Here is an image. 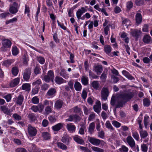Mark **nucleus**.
Wrapping results in <instances>:
<instances>
[{
    "mask_svg": "<svg viewBox=\"0 0 152 152\" xmlns=\"http://www.w3.org/2000/svg\"><path fill=\"white\" fill-rule=\"evenodd\" d=\"M68 118L66 119V121H74L75 122H78L80 121L81 118L77 114H72L68 116Z\"/></svg>",
    "mask_w": 152,
    "mask_h": 152,
    "instance_id": "obj_4",
    "label": "nucleus"
},
{
    "mask_svg": "<svg viewBox=\"0 0 152 152\" xmlns=\"http://www.w3.org/2000/svg\"><path fill=\"white\" fill-rule=\"evenodd\" d=\"M123 74L129 79L132 80L134 79V78L129 72L127 71L124 70L122 71Z\"/></svg>",
    "mask_w": 152,
    "mask_h": 152,
    "instance_id": "obj_20",
    "label": "nucleus"
},
{
    "mask_svg": "<svg viewBox=\"0 0 152 152\" xmlns=\"http://www.w3.org/2000/svg\"><path fill=\"white\" fill-rule=\"evenodd\" d=\"M73 110L74 113H80L81 110V109L77 106L74 107L73 108Z\"/></svg>",
    "mask_w": 152,
    "mask_h": 152,
    "instance_id": "obj_59",
    "label": "nucleus"
},
{
    "mask_svg": "<svg viewBox=\"0 0 152 152\" xmlns=\"http://www.w3.org/2000/svg\"><path fill=\"white\" fill-rule=\"evenodd\" d=\"M95 128V124L92 122L89 125L88 131L89 133L92 134L94 133V130Z\"/></svg>",
    "mask_w": 152,
    "mask_h": 152,
    "instance_id": "obj_25",
    "label": "nucleus"
},
{
    "mask_svg": "<svg viewBox=\"0 0 152 152\" xmlns=\"http://www.w3.org/2000/svg\"><path fill=\"white\" fill-rule=\"evenodd\" d=\"M12 52L14 56H16L18 53L19 50L16 46H15L12 48Z\"/></svg>",
    "mask_w": 152,
    "mask_h": 152,
    "instance_id": "obj_41",
    "label": "nucleus"
},
{
    "mask_svg": "<svg viewBox=\"0 0 152 152\" xmlns=\"http://www.w3.org/2000/svg\"><path fill=\"white\" fill-rule=\"evenodd\" d=\"M54 74L53 70H50L48 71L47 74L44 77L43 80L46 83H49L51 81H53Z\"/></svg>",
    "mask_w": 152,
    "mask_h": 152,
    "instance_id": "obj_3",
    "label": "nucleus"
},
{
    "mask_svg": "<svg viewBox=\"0 0 152 152\" xmlns=\"http://www.w3.org/2000/svg\"><path fill=\"white\" fill-rule=\"evenodd\" d=\"M86 130V127L84 125H81L80 128V129L79 133L81 134H84L85 130Z\"/></svg>",
    "mask_w": 152,
    "mask_h": 152,
    "instance_id": "obj_51",
    "label": "nucleus"
},
{
    "mask_svg": "<svg viewBox=\"0 0 152 152\" xmlns=\"http://www.w3.org/2000/svg\"><path fill=\"white\" fill-rule=\"evenodd\" d=\"M57 145L59 148L62 150H66L67 148V146L61 142H58L57 143Z\"/></svg>",
    "mask_w": 152,
    "mask_h": 152,
    "instance_id": "obj_34",
    "label": "nucleus"
},
{
    "mask_svg": "<svg viewBox=\"0 0 152 152\" xmlns=\"http://www.w3.org/2000/svg\"><path fill=\"white\" fill-rule=\"evenodd\" d=\"M74 87L76 91H80L81 89L82 86L79 82H77L75 83Z\"/></svg>",
    "mask_w": 152,
    "mask_h": 152,
    "instance_id": "obj_30",
    "label": "nucleus"
},
{
    "mask_svg": "<svg viewBox=\"0 0 152 152\" xmlns=\"http://www.w3.org/2000/svg\"><path fill=\"white\" fill-rule=\"evenodd\" d=\"M31 75V69L29 68H27L25 69L23 72V78L24 80L27 81L30 79Z\"/></svg>",
    "mask_w": 152,
    "mask_h": 152,
    "instance_id": "obj_8",
    "label": "nucleus"
},
{
    "mask_svg": "<svg viewBox=\"0 0 152 152\" xmlns=\"http://www.w3.org/2000/svg\"><path fill=\"white\" fill-rule=\"evenodd\" d=\"M136 23L140 24L142 21V17L140 13H137L136 15Z\"/></svg>",
    "mask_w": 152,
    "mask_h": 152,
    "instance_id": "obj_26",
    "label": "nucleus"
},
{
    "mask_svg": "<svg viewBox=\"0 0 152 152\" xmlns=\"http://www.w3.org/2000/svg\"><path fill=\"white\" fill-rule=\"evenodd\" d=\"M139 132L141 138H144L148 136V133L145 130L139 131Z\"/></svg>",
    "mask_w": 152,
    "mask_h": 152,
    "instance_id": "obj_29",
    "label": "nucleus"
},
{
    "mask_svg": "<svg viewBox=\"0 0 152 152\" xmlns=\"http://www.w3.org/2000/svg\"><path fill=\"white\" fill-rule=\"evenodd\" d=\"M24 99L23 96V95L20 94L18 97L16 103L19 105H21L22 104Z\"/></svg>",
    "mask_w": 152,
    "mask_h": 152,
    "instance_id": "obj_28",
    "label": "nucleus"
},
{
    "mask_svg": "<svg viewBox=\"0 0 152 152\" xmlns=\"http://www.w3.org/2000/svg\"><path fill=\"white\" fill-rule=\"evenodd\" d=\"M55 83L58 85H60L66 83V81L62 77L58 76H56L54 79Z\"/></svg>",
    "mask_w": 152,
    "mask_h": 152,
    "instance_id": "obj_13",
    "label": "nucleus"
},
{
    "mask_svg": "<svg viewBox=\"0 0 152 152\" xmlns=\"http://www.w3.org/2000/svg\"><path fill=\"white\" fill-rule=\"evenodd\" d=\"M87 95V93L86 90L85 89H83L81 94V97L84 100L86 99Z\"/></svg>",
    "mask_w": 152,
    "mask_h": 152,
    "instance_id": "obj_54",
    "label": "nucleus"
},
{
    "mask_svg": "<svg viewBox=\"0 0 152 152\" xmlns=\"http://www.w3.org/2000/svg\"><path fill=\"white\" fill-rule=\"evenodd\" d=\"M67 129L69 131L73 132L75 131L76 127L74 125H72L71 123L67 124L66 126Z\"/></svg>",
    "mask_w": 152,
    "mask_h": 152,
    "instance_id": "obj_22",
    "label": "nucleus"
},
{
    "mask_svg": "<svg viewBox=\"0 0 152 152\" xmlns=\"http://www.w3.org/2000/svg\"><path fill=\"white\" fill-rule=\"evenodd\" d=\"M42 136L45 140H48L50 138V134L48 132H43L42 134Z\"/></svg>",
    "mask_w": 152,
    "mask_h": 152,
    "instance_id": "obj_46",
    "label": "nucleus"
},
{
    "mask_svg": "<svg viewBox=\"0 0 152 152\" xmlns=\"http://www.w3.org/2000/svg\"><path fill=\"white\" fill-rule=\"evenodd\" d=\"M38 107V111L40 113H42L43 110L44 108V106L41 103H39L37 106Z\"/></svg>",
    "mask_w": 152,
    "mask_h": 152,
    "instance_id": "obj_53",
    "label": "nucleus"
},
{
    "mask_svg": "<svg viewBox=\"0 0 152 152\" xmlns=\"http://www.w3.org/2000/svg\"><path fill=\"white\" fill-rule=\"evenodd\" d=\"M0 109L4 114L9 115H11L10 110L5 105L1 106L0 107Z\"/></svg>",
    "mask_w": 152,
    "mask_h": 152,
    "instance_id": "obj_15",
    "label": "nucleus"
},
{
    "mask_svg": "<svg viewBox=\"0 0 152 152\" xmlns=\"http://www.w3.org/2000/svg\"><path fill=\"white\" fill-rule=\"evenodd\" d=\"M49 87V85L46 83L42 84L41 87V90L42 91H45L47 90Z\"/></svg>",
    "mask_w": 152,
    "mask_h": 152,
    "instance_id": "obj_52",
    "label": "nucleus"
},
{
    "mask_svg": "<svg viewBox=\"0 0 152 152\" xmlns=\"http://www.w3.org/2000/svg\"><path fill=\"white\" fill-rule=\"evenodd\" d=\"M74 140L77 143L80 144H83L84 143L83 140L80 139L78 136H75L74 137Z\"/></svg>",
    "mask_w": 152,
    "mask_h": 152,
    "instance_id": "obj_27",
    "label": "nucleus"
},
{
    "mask_svg": "<svg viewBox=\"0 0 152 152\" xmlns=\"http://www.w3.org/2000/svg\"><path fill=\"white\" fill-rule=\"evenodd\" d=\"M48 119L51 123H53L56 120V117L55 116L50 115L48 117Z\"/></svg>",
    "mask_w": 152,
    "mask_h": 152,
    "instance_id": "obj_50",
    "label": "nucleus"
},
{
    "mask_svg": "<svg viewBox=\"0 0 152 152\" xmlns=\"http://www.w3.org/2000/svg\"><path fill=\"white\" fill-rule=\"evenodd\" d=\"M88 139L89 142L91 144L97 146H99L101 142H103V141L102 140H100L94 137H88Z\"/></svg>",
    "mask_w": 152,
    "mask_h": 152,
    "instance_id": "obj_7",
    "label": "nucleus"
},
{
    "mask_svg": "<svg viewBox=\"0 0 152 152\" xmlns=\"http://www.w3.org/2000/svg\"><path fill=\"white\" fill-rule=\"evenodd\" d=\"M39 101V99L37 96L34 97L31 99L32 102L35 104H38Z\"/></svg>",
    "mask_w": 152,
    "mask_h": 152,
    "instance_id": "obj_49",
    "label": "nucleus"
},
{
    "mask_svg": "<svg viewBox=\"0 0 152 152\" xmlns=\"http://www.w3.org/2000/svg\"><path fill=\"white\" fill-rule=\"evenodd\" d=\"M12 44L11 42L8 39H4L2 42L3 46L1 48V50L5 52L10 49Z\"/></svg>",
    "mask_w": 152,
    "mask_h": 152,
    "instance_id": "obj_2",
    "label": "nucleus"
},
{
    "mask_svg": "<svg viewBox=\"0 0 152 152\" xmlns=\"http://www.w3.org/2000/svg\"><path fill=\"white\" fill-rule=\"evenodd\" d=\"M148 27L149 26L147 24H145L143 26V28L142 29V31L144 32H148Z\"/></svg>",
    "mask_w": 152,
    "mask_h": 152,
    "instance_id": "obj_60",
    "label": "nucleus"
},
{
    "mask_svg": "<svg viewBox=\"0 0 152 152\" xmlns=\"http://www.w3.org/2000/svg\"><path fill=\"white\" fill-rule=\"evenodd\" d=\"M56 92V90L55 88H51L48 90L47 93V94L49 96H52L54 95Z\"/></svg>",
    "mask_w": 152,
    "mask_h": 152,
    "instance_id": "obj_33",
    "label": "nucleus"
},
{
    "mask_svg": "<svg viewBox=\"0 0 152 152\" xmlns=\"http://www.w3.org/2000/svg\"><path fill=\"white\" fill-rule=\"evenodd\" d=\"M133 96V94L131 92L125 93L119 95L117 99V103L114 110V113H115L117 108L122 107L123 105L126 102L129 101Z\"/></svg>",
    "mask_w": 152,
    "mask_h": 152,
    "instance_id": "obj_1",
    "label": "nucleus"
},
{
    "mask_svg": "<svg viewBox=\"0 0 152 152\" xmlns=\"http://www.w3.org/2000/svg\"><path fill=\"white\" fill-rule=\"evenodd\" d=\"M141 33V31L140 30L137 29H133L131 31V32L132 36L135 37L136 40H137L139 38V37Z\"/></svg>",
    "mask_w": 152,
    "mask_h": 152,
    "instance_id": "obj_11",
    "label": "nucleus"
},
{
    "mask_svg": "<svg viewBox=\"0 0 152 152\" xmlns=\"http://www.w3.org/2000/svg\"><path fill=\"white\" fill-rule=\"evenodd\" d=\"M12 63V62L11 60H8L4 61L3 64L5 66H7L11 65Z\"/></svg>",
    "mask_w": 152,
    "mask_h": 152,
    "instance_id": "obj_63",
    "label": "nucleus"
},
{
    "mask_svg": "<svg viewBox=\"0 0 152 152\" xmlns=\"http://www.w3.org/2000/svg\"><path fill=\"white\" fill-rule=\"evenodd\" d=\"M63 104L64 102L61 100H57L55 103L54 107L57 109H60L62 108Z\"/></svg>",
    "mask_w": 152,
    "mask_h": 152,
    "instance_id": "obj_14",
    "label": "nucleus"
},
{
    "mask_svg": "<svg viewBox=\"0 0 152 152\" xmlns=\"http://www.w3.org/2000/svg\"><path fill=\"white\" fill-rule=\"evenodd\" d=\"M143 105L145 107H148L150 104V100L147 98L144 99L143 100Z\"/></svg>",
    "mask_w": 152,
    "mask_h": 152,
    "instance_id": "obj_35",
    "label": "nucleus"
},
{
    "mask_svg": "<svg viewBox=\"0 0 152 152\" xmlns=\"http://www.w3.org/2000/svg\"><path fill=\"white\" fill-rule=\"evenodd\" d=\"M105 126L107 128L110 129V130L112 131L114 130V128L112 126L109 121H106L105 123Z\"/></svg>",
    "mask_w": 152,
    "mask_h": 152,
    "instance_id": "obj_44",
    "label": "nucleus"
},
{
    "mask_svg": "<svg viewBox=\"0 0 152 152\" xmlns=\"http://www.w3.org/2000/svg\"><path fill=\"white\" fill-rule=\"evenodd\" d=\"M109 94L108 89L107 88L103 87L102 89L101 97L102 99L106 101Z\"/></svg>",
    "mask_w": 152,
    "mask_h": 152,
    "instance_id": "obj_5",
    "label": "nucleus"
},
{
    "mask_svg": "<svg viewBox=\"0 0 152 152\" xmlns=\"http://www.w3.org/2000/svg\"><path fill=\"white\" fill-rule=\"evenodd\" d=\"M142 41L145 44H149L152 41L151 36L148 34L145 35L143 38Z\"/></svg>",
    "mask_w": 152,
    "mask_h": 152,
    "instance_id": "obj_16",
    "label": "nucleus"
},
{
    "mask_svg": "<svg viewBox=\"0 0 152 152\" xmlns=\"http://www.w3.org/2000/svg\"><path fill=\"white\" fill-rule=\"evenodd\" d=\"M132 136L137 140H138L139 139V136L138 133L137 132H134L132 133Z\"/></svg>",
    "mask_w": 152,
    "mask_h": 152,
    "instance_id": "obj_58",
    "label": "nucleus"
},
{
    "mask_svg": "<svg viewBox=\"0 0 152 152\" xmlns=\"http://www.w3.org/2000/svg\"><path fill=\"white\" fill-rule=\"evenodd\" d=\"M104 51L109 56H111L109 55L111 51L112 48L111 46L108 45H105L104 46Z\"/></svg>",
    "mask_w": 152,
    "mask_h": 152,
    "instance_id": "obj_24",
    "label": "nucleus"
},
{
    "mask_svg": "<svg viewBox=\"0 0 152 152\" xmlns=\"http://www.w3.org/2000/svg\"><path fill=\"white\" fill-rule=\"evenodd\" d=\"M4 98L6 99V101L7 102H8L11 100L12 98V96L11 94H8L4 96Z\"/></svg>",
    "mask_w": 152,
    "mask_h": 152,
    "instance_id": "obj_61",
    "label": "nucleus"
},
{
    "mask_svg": "<svg viewBox=\"0 0 152 152\" xmlns=\"http://www.w3.org/2000/svg\"><path fill=\"white\" fill-rule=\"evenodd\" d=\"M52 109L51 106H48L45 108V113L48 115L52 112Z\"/></svg>",
    "mask_w": 152,
    "mask_h": 152,
    "instance_id": "obj_36",
    "label": "nucleus"
},
{
    "mask_svg": "<svg viewBox=\"0 0 152 152\" xmlns=\"http://www.w3.org/2000/svg\"><path fill=\"white\" fill-rule=\"evenodd\" d=\"M22 89L29 92L31 89V86L29 83L23 84L22 86Z\"/></svg>",
    "mask_w": 152,
    "mask_h": 152,
    "instance_id": "obj_21",
    "label": "nucleus"
},
{
    "mask_svg": "<svg viewBox=\"0 0 152 152\" xmlns=\"http://www.w3.org/2000/svg\"><path fill=\"white\" fill-rule=\"evenodd\" d=\"M87 11V10L84 7H82L80 9H79L76 12V16L78 19L84 20V18H81V17L82 14Z\"/></svg>",
    "mask_w": 152,
    "mask_h": 152,
    "instance_id": "obj_9",
    "label": "nucleus"
},
{
    "mask_svg": "<svg viewBox=\"0 0 152 152\" xmlns=\"http://www.w3.org/2000/svg\"><path fill=\"white\" fill-rule=\"evenodd\" d=\"M91 85L96 90H97L99 87L98 81H93L91 83Z\"/></svg>",
    "mask_w": 152,
    "mask_h": 152,
    "instance_id": "obj_40",
    "label": "nucleus"
},
{
    "mask_svg": "<svg viewBox=\"0 0 152 152\" xmlns=\"http://www.w3.org/2000/svg\"><path fill=\"white\" fill-rule=\"evenodd\" d=\"M20 79L17 78L12 80L10 83V86L11 87H14L17 85L19 83Z\"/></svg>",
    "mask_w": 152,
    "mask_h": 152,
    "instance_id": "obj_19",
    "label": "nucleus"
},
{
    "mask_svg": "<svg viewBox=\"0 0 152 152\" xmlns=\"http://www.w3.org/2000/svg\"><path fill=\"white\" fill-rule=\"evenodd\" d=\"M28 132L30 136L34 137L36 135L37 131L35 127L32 126L30 124H28Z\"/></svg>",
    "mask_w": 152,
    "mask_h": 152,
    "instance_id": "obj_6",
    "label": "nucleus"
},
{
    "mask_svg": "<svg viewBox=\"0 0 152 152\" xmlns=\"http://www.w3.org/2000/svg\"><path fill=\"white\" fill-rule=\"evenodd\" d=\"M28 117L31 121H34L36 120V117L33 113H30L28 114Z\"/></svg>",
    "mask_w": 152,
    "mask_h": 152,
    "instance_id": "obj_43",
    "label": "nucleus"
},
{
    "mask_svg": "<svg viewBox=\"0 0 152 152\" xmlns=\"http://www.w3.org/2000/svg\"><path fill=\"white\" fill-rule=\"evenodd\" d=\"M39 88L40 87L39 86H35V87L34 88H33L32 89V94L33 95H35L36 94H37L38 93Z\"/></svg>",
    "mask_w": 152,
    "mask_h": 152,
    "instance_id": "obj_37",
    "label": "nucleus"
},
{
    "mask_svg": "<svg viewBox=\"0 0 152 152\" xmlns=\"http://www.w3.org/2000/svg\"><path fill=\"white\" fill-rule=\"evenodd\" d=\"M71 138L67 135L64 136L61 139V141L64 143L68 145L69 143V142L71 140Z\"/></svg>",
    "mask_w": 152,
    "mask_h": 152,
    "instance_id": "obj_17",
    "label": "nucleus"
},
{
    "mask_svg": "<svg viewBox=\"0 0 152 152\" xmlns=\"http://www.w3.org/2000/svg\"><path fill=\"white\" fill-rule=\"evenodd\" d=\"M18 8L15 7L14 6H12L10 7L9 10L11 13L15 14L18 11Z\"/></svg>",
    "mask_w": 152,
    "mask_h": 152,
    "instance_id": "obj_47",
    "label": "nucleus"
},
{
    "mask_svg": "<svg viewBox=\"0 0 152 152\" xmlns=\"http://www.w3.org/2000/svg\"><path fill=\"white\" fill-rule=\"evenodd\" d=\"M63 127V125L61 123H58L52 127V129L54 131H58Z\"/></svg>",
    "mask_w": 152,
    "mask_h": 152,
    "instance_id": "obj_18",
    "label": "nucleus"
},
{
    "mask_svg": "<svg viewBox=\"0 0 152 152\" xmlns=\"http://www.w3.org/2000/svg\"><path fill=\"white\" fill-rule=\"evenodd\" d=\"M118 96L116 98L115 96H113L111 98L110 104L111 105L114 106L115 105L116 102H117V99Z\"/></svg>",
    "mask_w": 152,
    "mask_h": 152,
    "instance_id": "obj_38",
    "label": "nucleus"
},
{
    "mask_svg": "<svg viewBox=\"0 0 152 152\" xmlns=\"http://www.w3.org/2000/svg\"><path fill=\"white\" fill-rule=\"evenodd\" d=\"M18 69L16 67H13L12 69V72L14 76H16L18 73Z\"/></svg>",
    "mask_w": 152,
    "mask_h": 152,
    "instance_id": "obj_45",
    "label": "nucleus"
},
{
    "mask_svg": "<svg viewBox=\"0 0 152 152\" xmlns=\"http://www.w3.org/2000/svg\"><path fill=\"white\" fill-rule=\"evenodd\" d=\"M41 69L39 66L37 65L34 69V74L37 75L41 73Z\"/></svg>",
    "mask_w": 152,
    "mask_h": 152,
    "instance_id": "obj_39",
    "label": "nucleus"
},
{
    "mask_svg": "<svg viewBox=\"0 0 152 152\" xmlns=\"http://www.w3.org/2000/svg\"><path fill=\"white\" fill-rule=\"evenodd\" d=\"M107 70L106 69H105L100 77L101 79L102 80H105L107 78Z\"/></svg>",
    "mask_w": 152,
    "mask_h": 152,
    "instance_id": "obj_42",
    "label": "nucleus"
},
{
    "mask_svg": "<svg viewBox=\"0 0 152 152\" xmlns=\"http://www.w3.org/2000/svg\"><path fill=\"white\" fill-rule=\"evenodd\" d=\"M93 71L96 72L97 75H100L103 71L102 66V65L94 66Z\"/></svg>",
    "mask_w": 152,
    "mask_h": 152,
    "instance_id": "obj_10",
    "label": "nucleus"
},
{
    "mask_svg": "<svg viewBox=\"0 0 152 152\" xmlns=\"http://www.w3.org/2000/svg\"><path fill=\"white\" fill-rule=\"evenodd\" d=\"M91 148L94 151L98 152H104V151L103 149L96 147L93 146Z\"/></svg>",
    "mask_w": 152,
    "mask_h": 152,
    "instance_id": "obj_48",
    "label": "nucleus"
},
{
    "mask_svg": "<svg viewBox=\"0 0 152 152\" xmlns=\"http://www.w3.org/2000/svg\"><path fill=\"white\" fill-rule=\"evenodd\" d=\"M12 116L16 120L19 121L22 119L21 116L16 113L12 115Z\"/></svg>",
    "mask_w": 152,
    "mask_h": 152,
    "instance_id": "obj_57",
    "label": "nucleus"
},
{
    "mask_svg": "<svg viewBox=\"0 0 152 152\" xmlns=\"http://www.w3.org/2000/svg\"><path fill=\"white\" fill-rule=\"evenodd\" d=\"M60 75L63 77L64 78L67 79L69 77L68 75L66 73L65 70L61 69L60 73Z\"/></svg>",
    "mask_w": 152,
    "mask_h": 152,
    "instance_id": "obj_32",
    "label": "nucleus"
},
{
    "mask_svg": "<svg viewBox=\"0 0 152 152\" xmlns=\"http://www.w3.org/2000/svg\"><path fill=\"white\" fill-rule=\"evenodd\" d=\"M37 60L40 64H43L45 62L44 58L42 57H37Z\"/></svg>",
    "mask_w": 152,
    "mask_h": 152,
    "instance_id": "obj_56",
    "label": "nucleus"
},
{
    "mask_svg": "<svg viewBox=\"0 0 152 152\" xmlns=\"http://www.w3.org/2000/svg\"><path fill=\"white\" fill-rule=\"evenodd\" d=\"M81 82L85 86L87 85L88 84V77L86 76H83L81 78Z\"/></svg>",
    "mask_w": 152,
    "mask_h": 152,
    "instance_id": "obj_23",
    "label": "nucleus"
},
{
    "mask_svg": "<svg viewBox=\"0 0 152 152\" xmlns=\"http://www.w3.org/2000/svg\"><path fill=\"white\" fill-rule=\"evenodd\" d=\"M99 103H100L99 102ZM94 110V111L97 113L99 114L100 112V110H101V106L100 103L99 105H94L93 107Z\"/></svg>",
    "mask_w": 152,
    "mask_h": 152,
    "instance_id": "obj_31",
    "label": "nucleus"
},
{
    "mask_svg": "<svg viewBox=\"0 0 152 152\" xmlns=\"http://www.w3.org/2000/svg\"><path fill=\"white\" fill-rule=\"evenodd\" d=\"M42 83V82L40 79H38L36 81L32 83V85L33 86H38Z\"/></svg>",
    "mask_w": 152,
    "mask_h": 152,
    "instance_id": "obj_62",
    "label": "nucleus"
},
{
    "mask_svg": "<svg viewBox=\"0 0 152 152\" xmlns=\"http://www.w3.org/2000/svg\"><path fill=\"white\" fill-rule=\"evenodd\" d=\"M16 152H27L26 150L24 148H18L16 150Z\"/></svg>",
    "mask_w": 152,
    "mask_h": 152,
    "instance_id": "obj_64",
    "label": "nucleus"
},
{
    "mask_svg": "<svg viewBox=\"0 0 152 152\" xmlns=\"http://www.w3.org/2000/svg\"><path fill=\"white\" fill-rule=\"evenodd\" d=\"M113 125L116 128H118L121 126V124L119 122L116 121H113L112 122Z\"/></svg>",
    "mask_w": 152,
    "mask_h": 152,
    "instance_id": "obj_55",
    "label": "nucleus"
},
{
    "mask_svg": "<svg viewBox=\"0 0 152 152\" xmlns=\"http://www.w3.org/2000/svg\"><path fill=\"white\" fill-rule=\"evenodd\" d=\"M126 141L128 145L132 148L135 145V143L134 139L131 136L128 137L126 138Z\"/></svg>",
    "mask_w": 152,
    "mask_h": 152,
    "instance_id": "obj_12",
    "label": "nucleus"
}]
</instances>
